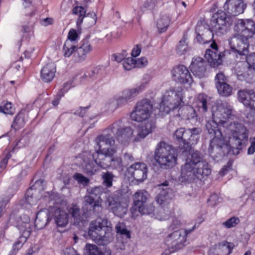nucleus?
<instances>
[{
  "label": "nucleus",
  "instance_id": "obj_1",
  "mask_svg": "<svg viewBox=\"0 0 255 255\" xmlns=\"http://www.w3.org/2000/svg\"><path fill=\"white\" fill-rule=\"evenodd\" d=\"M212 111L213 119L222 126L224 132L230 138V144L235 148L234 153H238L242 144L248 139L249 131L242 123L238 122L229 123V119L232 113V107L226 102L218 104Z\"/></svg>",
  "mask_w": 255,
  "mask_h": 255
},
{
  "label": "nucleus",
  "instance_id": "obj_2",
  "mask_svg": "<svg viewBox=\"0 0 255 255\" xmlns=\"http://www.w3.org/2000/svg\"><path fill=\"white\" fill-rule=\"evenodd\" d=\"M231 24V17L227 16L225 12L218 11L211 17V29L207 24L201 23L197 24L196 27L197 40L201 44L208 43L212 40L214 34L218 36L224 34Z\"/></svg>",
  "mask_w": 255,
  "mask_h": 255
},
{
  "label": "nucleus",
  "instance_id": "obj_3",
  "mask_svg": "<svg viewBox=\"0 0 255 255\" xmlns=\"http://www.w3.org/2000/svg\"><path fill=\"white\" fill-rule=\"evenodd\" d=\"M107 219L98 218L91 222L88 235L97 245L105 246L113 239L112 228Z\"/></svg>",
  "mask_w": 255,
  "mask_h": 255
},
{
  "label": "nucleus",
  "instance_id": "obj_4",
  "mask_svg": "<svg viewBox=\"0 0 255 255\" xmlns=\"http://www.w3.org/2000/svg\"><path fill=\"white\" fill-rule=\"evenodd\" d=\"M154 155L156 162L162 168H171L176 163L177 153L175 149L164 142H160L157 144Z\"/></svg>",
  "mask_w": 255,
  "mask_h": 255
},
{
  "label": "nucleus",
  "instance_id": "obj_5",
  "mask_svg": "<svg viewBox=\"0 0 255 255\" xmlns=\"http://www.w3.org/2000/svg\"><path fill=\"white\" fill-rule=\"evenodd\" d=\"M183 89L181 87L170 88L163 96L160 104V110L165 114L181 106L183 104Z\"/></svg>",
  "mask_w": 255,
  "mask_h": 255
},
{
  "label": "nucleus",
  "instance_id": "obj_6",
  "mask_svg": "<svg viewBox=\"0 0 255 255\" xmlns=\"http://www.w3.org/2000/svg\"><path fill=\"white\" fill-rule=\"evenodd\" d=\"M228 138V142L224 137L220 139L212 138L211 140L209 147V152L210 156L217 162L221 160L223 157L231 151H232L234 155L238 154L243 148L244 145L246 143V142L243 143L241 146V148L239 149L238 153L235 154L234 150L236 148L232 147L230 142V138L229 137Z\"/></svg>",
  "mask_w": 255,
  "mask_h": 255
},
{
  "label": "nucleus",
  "instance_id": "obj_7",
  "mask_svg": "<svg viewBox=\"0 0 255 255\" xmlns=\"http://www.w3.org/2000/svg\"><path fill=\"white\" fill-rule=\"evenodd\" d=\"M201 131L199 128L187 129L180 128L174 132V137L179 142L180 148L183 149V151H189L192 148L191 145L197 142Z\"/></svg>",
  "mask_w": 255,
  "mask_h": 255
},
{
  "label": "nucleus",
  "instance_id": "obj_8",
  "mask_svg": "<svg viewBox=\"0 0 255 255\" xmlns=\"http://www.w3.org/2000/svg\"><path fill=\"white\" fill-rule=\"evenodd\" d=\"M153 105L151 101L144 99L138 102L133 111L130 114L132 120L137 122H147L149 121L152 112Z\"/></svg>",
  "mask_w": 255,
  "mask_h": 255
},
{
  "label": "nucleus",
  "instance_id": "obj_9",
  "mask_svg": "<svg viewBox=\"0 0 255 255\" xmlns=\"http://www.w3.org/2000/svg\"><path fill=\"white\" fill-rule=\"evenodd\" d=\"M115 136L117 140L124 145L134 141L133 130L129 127H124L121 121L114 123L107 129Z\"/></svg>",
  "mask_w": 255,
  "mask_h": 255
},
{
  "label": "nucleus",
  "instance_id": "obj_10",
  "mask_svg": "<svg viewBox=\"0 0 255 255\" xmlns=\"http://www.w3.org/2000/svg\"><path fill=\"white\" fill-rule=\"evenodd\" d=\"M108 202L112 212L116 216L123 217L128 211V203L120 192L117 191L108 198Z\"/></svg>",
  "mask_w": 255,
  "mask_h": 255
},
{
  "label": "nucleus",
  "instance_id": "obj_11",
  "mask_svg": "<svg viewBox=\"0 0 255 255\" xmlns=\"http://www.w3.org/2000/svg\"><path fill=\"white\" fill-rule=\"evenodd\" d=\"M194 230H178L169 234L166 239V243L168 248L171 249V252H177L185 246L186 236Z\"/></svg>",
  "mask_w": 255,
  "mask_h": 255
},
{
  "label": "nucleus",
  "instance_id": "obj_12",
  "mask_svg": "<svg viewBox=\"0 0 255 255\" xmlns=\"http://www.w3.org/2000/svg\"><path fill=\"white\" fill-rule=\"evenodd\" d=\"M95 143L96 153L114 154L117 151L115 146V139L109 133L98 136L95 139Z\"/></svg>",
  "mask_w": 255,
  "mask_h": 255
},
{
  "label": "nucleus",
  "instance_id": "obj_13",
  "mask_svg": "<svg viewBox=\"0 0 255 255\" xmlns=\"http://www.w3.org/2000/svg\"><path fill=\"white\" fill-rule=\"evenodd\" d=\"M101 202L91 195H86L84 197L82 210L85 217L93 215L99 216L102 212Z\"/></svg>",
  "mask_w": 255,
  "mask_h": 255
},
{
  "label": "nucleus",
  "instance_id": "obj_14",
  "mask_svg": "<svg viewBox=\"0 0 255 255\" xmlns=\"http://www.w3.org/2000/svg\"><path fill=\"white\" fill-rule=\"evenodd\" d=\"M234 30L247 38L255 34V22L252 19H238L235 23Z\"/></svg>",
  "mask_w": 255,
  "mask_h": 255
},
{
  "label": "nucleus",
  "instance_id": "obj_15",
  "mask_svg": "<svg viewBox=\"0 0 255 255\" xmlns=\"http://www.w3.org/2000/svg\"><path fill=\"white\" fill-rule=\"evenodd\" d=\"M248 39V38L238 34L237 35L231 38L230 42L231 48L239 55L246 57L249 53Z\"/></svg>",
  "mask_w": 255,
  "mask_h": 255
},
{
  "label": "nucleus",
  "instance_id": "obj_16",
  "mask_svg": "<svg viewBox=\"0 0 255 255\" xmlns=\"http://www.w3.org/2000/svg\"><path fill=\"white\" fill-rule=\"evenodd\" d=\"M172 77L175 81L181 84L190 85L193 81L190 72L184 65L174 67L172 70Z\"/></svg>",
  "mask_w": 255,
  "mask_h": 255
},
{
  "label": "nucleus",
  "instance_id": "obj_17",
  "mask_svg": "<svg viewBox=\"0 0 255 255\" xmlns=\"http://www.w3.org/2000/svg\"><path fill=\"white\" fill-rule=\"evenodd\" d=\"M210 47L211 49L206 50L205 58L211 66L215 67L222 64V58L224 54L223 52L219 51L218 45L216 43L213 42Z\"/></svg>",
  "mask_w": 255,
  "mask_h": 255
},
{
  "label": "nucleus",
  "instance_id": "obj_18",
  "mask_svg": "<svg viewBox=\"0 0 255 255\" xmlns=\"http://www.w3.org/2000/svg\"><path fill=\"white\" fill-rule=\"evenodd\" d=\"M215 81L218 93L221 96L228 97L231 95L233 88L227 83V78L223 72H219L216 75Z\"/></svg>",
  "mask_w": 255,
  "mask_h": 255
},
{
  "label": "nucleus",
  "instance_id": "obj_19",
  "mask_svg": "<svg viewBox=\"0 0 255 255\" xmlns=\"http://www.w3.org/2000/svg\"><path fill=\"white\" fill-rule=\"evenodd\" d=\"M144 88V86L141 85L135 88L126 89L122 93V96L117 99L118 106H122L132 101Z\"/></svg>",
  "mask_w": 255,
  "mask_h": 255
},
{
  "label": "nucleus",
  "instance_id": "obj_20",
  "mask_svg": "<svg viewBox=\"0 0 255 255\" xmlns=\"http://www.w3.org/2000/svg\"><path fill=\"white\" fill-rule=\"evenodd\" d=\"M239 101L245 107L255 111V92L252 90H240L238 93Z\"/></svg>",
  "mask_w": 255,
  "mask_h": 255
},
{
  "label": "nucleus",
  "instance_id": "obj_21",
  "mask_svg": "<svg viewBox=\"0 0 255 255\" xmlns=\"http://www.w3.org/2000/svg\"><path fill=\"white\" fill-rule=\"evenodd\" d=\"M134 179L142 182L147 178V167L143 162H136L131 165L128 169Z\"/></svg>",
  "mask_w": 255,
  "mask_h": 255
},
{
  "label": "nucleus",
  "instance_id": "obj_22",
  "mask_svg": "<svg viewBox=\"0 0 255 255\" xmlns=\"http://www.w3.org/2000/svg\"><path fill=\"white\" fill-rule=\"evenodd\" d=\"M168 185L167 181L158 185L160 191L157 196V202L163 207L167 206L172 199V190L168 187Z\"/></svg>",
  "mask_w": 255,
  "mask_h": 255
},
{
  "label": "nucleus",
  "instance_id": "obj_23",
  "mask_svg": "<svg viewBox=\"0 0 255 255\" xmlns=\"http://www.w3.org/2000/svg\"><path fill=\"white\" fill-rule=\"evenodd\" d=\"M179 180L182 182L190 183L198 180L194 166L189 163H185L181 166Z\"/></svg>",
  "mask_w": 255,
  "mask_h": 255
},
{
  "label": "nucleus",
  "instance_id": "obj_24",
  "mask_svg": "<svg viewBox=\"0 0 255 255\" xmlns=\"http://www.w3.org/2000/svg\"><path fill=\"white\" fill-rule=\"evenodd\" d=\"M224 8L228 14L236 16L244 12L245 5L242 0H226Z\"/></svg>",
  "mask_w": 255,
  "mask_h": 255
},
{
  "label": "nucleus",
  "instance_id": "obj_25",
  "mask_svg": "<svg viewBox=\"0 0 255 255\" xmlns=\"http://www.w3.org/2000/svg\"><path fill=\"white\" fill-rule=\"evenodd\" d=\"M95 156L90 152H85L83 155L82 166L83 171L88 175H93L98 170V166L95 164Z\"/></svg>",
  "mask_w": 255,
  "mask_h": 255
},
{
  "label": "nucleus",
  "instance_id": "obj_26",
  "mask_svg": "<svg viewBox=\"0 0 255 255\" xmlns=\"http://www.w3.org/2000/svg\"><path fill=\"white\" fill-rule=\"evenodd\" d=\"M191 67V70L195 77L202 78L206 76L207 64L204 59L200 57L193 58Z\"/></svg>",
  "mask_w": 255,
  "mask_h": 255
},
{
  "label": "nucleus",
  "instance_id": "obj_27",
  "mask_svg": "<svg viewBox=\"0 0 255 255\" xmlns=\"http://www.w3.org/2000/svg\"><path fill=\"white\" fill-rule=\"evenodd\" d=\"M93 50V47L88 39H84L80 43V46L76 48V52L73 57L76 62H81L84 60L87 55Z\"/></svg>",
  "mask_w": 255,
  "mask_h": 255
},
{
  "label": "nucleus",
  "instance_id": "obj_28",
  "mask_svg": "<svg viewBox=\"0 0 255 255\" xmlns=\"http://www.w3.org/2000/svg\"><path fill=\"white\" fill-rule=\"evenodd\" d=\"M155 127V122L153 120L147 121L143 124L138 126L137 128V135L134 137V141H138L143 139L149 133L152 132Z\"/></svg>",
  "mask_w": 255,
  "mask_h": 255
},
{
  "label": "nucleus",
  "instance_id": "obj_29",
  "mask_svg": "<svg viewBox=\"0 0 255 255\" xmlns=\"http://www.w3.org/2000/svg\"><path fill=\"white\" fill-rule=\"evenodd\" d=\"M234 244L227 241H223L211 248L209 255H229L234 248Z\"/></svg>",
  "mask_w": 255,
  "mask_h": 255
},
{
  "label": "nucleus",
  "instance_id": "obj_30",
  "mask_svg": "<svg viewBox=\"0 0 255 255\" xmlns=\"http://www.w3.org/2000/svg\"><path fill=\"white\" fill-rule=\"evenodd\" d=\"M205 126L208 133L210 135L211 137L218 139L224 137L222 130L224 131L225 128H222L221 127H222V126L219 123L215 122L214 120L208 121Z\"/></svg>",
  "mask_w": 255,
  "mask_h": 255
},
{
  "label": "nucleus",
  "instance_id": "obj_31",
  "mask_svg": "<svg viewBox=\"0 0 255 255\" xmlns=\"http://www.w3.org/2000/svg\"><path fill=\"white\" fill-rule=\"evenodd\" d=\"M73 13L74 14H79V18L77 20V24H81L83 18L85 17L86 19L90 21L91 25H94L97 21V15L94 12L88 13L86 14V11L82 6L75 7L73 9Z\"/></svg>",
  "mask_w": 255,
  "mask_h": 255
},
{
  "label": "nucleus",
  "instance_id": "obj_32",
  "mask_svg": "<svg viewBox=\"0 0 255 255\" xmlns=\"http://www.w3.org/2000/svg\"><path fill=\"white\" fill-rule=\"evenodd\" d=\"M55 72L56 66L54 63H49L41 70L40 78L44 82L49 83L53 79Z\"/></svg>",
  "mask_w": 255,
  "mask_h": 255
},
{
  "label": "nucleus",
  "instance_id": "obj_33",
  "mask_svg": "<svg viewBox=\"0 0 255 255\" xmlns=\"http://www.w3.org/2000/svg\"><path fill=\"white\" fill-rule=\"evenodd\" d=\"M52 217L58 227H66L69 221V216L66 212L60 208H56L52 213Z\"/></svg>",
  "mask_w": 255,
  "mask_h": 255
},
{
  "label": "nucleus",
  "instance_id": "obj_34",
  "mask_svg": "<svg viewBox=\"0 0 255 255\" xmlns=\"http://www.w3.org/2000/svg\"><path fill=\"white\" fill-rule=\"evenodd\" d=\"M97 157L94 159L96 164L101 168L106 169L111 167L114 154L96 153Z\"/></svg>",
  "mask_w": 255,
  "mask_h": 255
},
{
  "label": "nucleus",
  "instance_id": "obj_35",
  "mask_svg": "<svg viewBox=\"0 0 255 255\" xmlns=\"http://www.w3.org/2000/svg\"><path fill=\"white\" fill-rule=\"evenodd\" d=\"M198 180H201L207 177L211 173V169L209 163L206 161H201L194 166Z\"/></svg>",
  "mask_w": 255,
  "mask_h": 255
},
{
  "label": "nucleus",
  "instance_id": "obj_36",
  "mask_svg": "<svg viewBox=\"0 0 255 255\" xmlns=\"http://www.w3.org/2000/svg\"><path fill=\"white\" fill-rule=\"evenodd\" d=\"M149 197V194L146 191L140 190L136 192L133 195V202L135 210L143 206Z\"/></svg>",
  "mask_w": 255,
  "mask_h": 255
},
{
  "label": "nucleus",
  "instance_id": "obj_37",
  "mask_svg": "<svg viewBox=\"0 0 255 255\" xmlns=\"http://www.w3.org/2000/svg\"><path fill=\"white\" fill-rule=\"evenodd\" d=\"M49 218L48 212L45 211H40L36 215L34 221V226L38 229L43 228L48 223Z\"/></svg>",
  "mask_w": 255,
  "mask_h": 255
},
{
  "label": "nucleus",
  "instance_id": "obj_38",
  "mask_svg": "<svg viewBox=\"0 0 255 255\" xmlns=\"http://www.w3.org/2000/svg\"><path fill=\"white\" fill-rule=\"evenodd\" d=\"M178 114L182 119L190 120L193 119L196 116V113L194 109L190 106H184L181 105L179 107L178 110Z\"/></svg>",
  "mask_w": 255,
  "mask_h": 255
},
{
  "label": "nucleus",
  "instance_id": "obj_39",
  "mask_svg": "<svg viewBox=\"0 0 255 255\" xmlns=\"http://www.w3.org/2000/svg\"><path fill=\"white\" fill-rule=\"evenodd\" d=\"M188 152L189 153V155L187 157L185 163H189L192 165L195 166L198 164V163L205 160L203 159V156L198 151L192 152L191 149Z\"/></svg>",
  "mask_w": 255,
  "mask_h": 255
},
{
  "label": "nucleus",
  "instance_id": "obj_40",
  "mask_svg": "<svg viewBox=\"0 0 255 255\" xmlns=\"http://www.w3.org/2000/svg\"><path fill=\"white\" fill-rule=\"evenodd\" d=\"M170 18L166 14H163L157 20V27L159 32L162 33L166 31L169 25Z\"/></svg>",
  "mask_w": 255,
  "mask_h": 255
},
{
  "label": "nucleus",
  "instance_id": "obj_41",
  "mask_svg": "<svg viewBox=\"0 0 255 255\" xmlns=\"http://www.w3.org/2000/svg\"><path fill=\"white\" fill-rule=\"evenodd\" d=\"M25 124V117L23 114L19 113L15 117L11 126V128L15 131L22 128Z\"/></svg>",
  "mask_w": 255,
  "mask_h": 255
},
{
  "label": "nucleus",
  "instance_id": "obj_42",
  "mask_svg": "<svg viewBox=\"0 0 255 255\" xmlns=\"http://www.w3.org/2000/svg\"><path fill=\"white\" fill-rule=\"evenodd\" d=\"M101 177L103 185L107 188H110L113 186V182L115 176L112 172L107 171L102 172Z\"/></svg>",
  "mask_w": 255,
  "mask_h": 255
},
{
  "label": "nucleus",
  "instance_id": "obj_43",
  "mask_svg": "<svg viewBox=\"0 0 255 255\" xmlns=\"http://www.w3.org/2000/svg\"><path fill=\"white\" fill-rule=\"evenodd\" d=\"M210 99L205 94H199L197 98V105L200 109H202L203 112H206L208 110Z\"/></svg>",
  "mask_w": 255,
  "mask_h": 255
},
{
  "label": "nucleus",
  "instance_id": "obj_44",
  "mask_svg": "<svg viewBox=\"0 0 255 255\" xmlns=\"http://www.w3.org/2000/svg\"><path fill=\"white\" fill-rule=\"evenodd\" d=\"M76 48L70 40H66L63 47V56L65 57H69L73 53L74 54Z\"/></svg>",
  "mask_w": 255,
  "mask_h": 255
},
{
  "label": "nucleus",
  "instance_id": "obj_45",
  "mask_svg": "<svg viewBox=\"0 0 255 255\" xmlns=\"http://www.w3.org/2000/svg\"><path fill=\"white\" fill-rule=\"evenodd\" d=\"M84 255H105L103 252L94 245H86ZM107 255H110V254L107 253Z\"/></svg>",
  "mask_w": 255,
  "mask_h": 255
},
{
  "label": "nucleus",
  "instance_id": "obj_46",
  "mask_svg": "<svg viewBox=\"0 0 255 255\" xmlns=\"http://www.w3.org/2000/svg\"><path fill=\"white\" fill-rule=\"evenodd\" d=\"M116 232L127 239L130 238V232L127 228L125 223L119 222L115 227Z\"/></svg>",
  "mask_w": 255,
  "mask_h": 255
},
{
  "label": "nucleus",
  "instance_id": "obj_47",
  "mask_svg": "<svg viewBox=\"0 0 255 255\" xmlns=\"http://www.w3.org/2000/svg\"><path fill=\"white\" fill-rule=\"evenodd\" d=\"M0 112L4 114L13 115L14 109L12 108L10 102H2L0 105Z\"/></svg>",
  "mask_w": 255,
  "mask_h": 255
},
{
  "label": "nucleus",
  "instance_id": "obj_48",
  "mask_svg": "<svg viewBox=\"0 0 255 255\" xmlns=\"http://www.w3.org/2000/svg\"><path fill=\"white\" fill-rule=\"evenodd\" d=\"M69 88L70 86L68 83H65L64 84L63 88L60 90L56 95L55 99L52 101V104L54 107L57 106L59 104L60 99L64 96L65 92Z\"/></svg>",
  "mask_w": 255,
  "mask_h": 255
},
{
  "label": "nucleus",
  "instance_id": "obj_49",
  "mask_svg": "<svg viewBox=\"0 0 255 255\" xmlns=\"http://www.w3.org/2000/svg\"><path fill=\"white\" fill-rule=\"evenodd\" d=\"M176 50L177 53L179 55L184 54L187 52L188 46L186 42V38L184 37L179 41Z\"/></svg>",
  "mask_w": 255,
  "mask_h": 255
},
{
  "label": "nucleus",
  "instance_id": "obj_50",
  "mask_svg": "<svg viewBox=\"0 0 255 255\" xmlns=\"http://www.w3.org/2000/svg\"><path fill=\"white\" fill-rule=\"evenodd\" d=\"M89 195H91L92 197L97 198L98 201L101 202L102 200L100 198V195L103 192V188L101 186L95 187L89 189Z\"/></svg>",
  "mask_w": 255,
  "mask_h": 255
},
{
  "label": "nucleus",
  "instance_id": "obj_51",
  "mask_svg": "<svg viewBox=\"0 0 255 255\" xmlns=\"http://www.w3.org/2000/svg\"><path fill=\"white\" fill-rule=\"evenodd\" d=\"M240 219L238 217H233L222 223L225 227L230 229L236 227L240 223Z\"/></svg>",
  "mask_w": 255,
  "mask_h": 255
},
{
  "label": "nucleus",
  "instance_id": "obj_52",
  "mask_svg": "<svg viewBox=\"0 0 255 255\" xmlns=\"http://www.w3.org/2000/svg\"><path fill=\"white\" fill-rule=\"evenodd\" d=\"M138 212L142 215H150L152 214L154 211V206L152 204L148 205L144 204L137 209Z\"/></svg>",
  "mask_w": 255,
  "mask_h": 255
},
{
  "label": "nucleus",
  "instance_id": "obj_53",
  "mask_svg": "<svg viewBox=\"0 0 255 255\" xmlns=\"http://www.w3.org/2000/svg\"><path fill=\"white\" fill-rule=\"evenodd\" d=\"M123 66L126 70H130L135 67V60L133 57H128L122 61Z\"/></svg>",
  "mask_w": 255,
  "mask_h": 255
},
{
  "label": "nucleus",
  "instance_id": "obj_54",
  "mask_svg": "<svg viewBox=\"0 0 255 255\" xmlns=\"http://www.w3.org/2000/svg\"><path fill=\"white\" fill-rule=\"evenodd\" d=\"M245 80L249 83L255 82V69L249 68L246 73H244Z\"/></svg>",
  "mask_w": 255,
  "mask_h": 255
},
{
  "label": "nucleus",
  "instance_id": "obj_55",
  "mask_svg": "<svg viewBox=\"0 0 255 255\" xmlns=\"http://www.w3.org/2000/svg\"><path fill=\"white\" fill-rule=\"evenodd\" d=\"M69 213L75 220H80V210L77 206H72L69 210Z\"/></svg>",
  "mask_w": 255,
  "mask_h": 255
},
{
  "label": "nucleus",
  "instance_id": "obj_56",
  "mask_svg": "<svg viewBox=\"0 0 255 255\" xmlns=\"http://www.w3.org/2000/svg\"><path fill=\"white\" fill-rule=\"evenodd\" d=\"M73 178L84 186H87L90 182V180L81 173H76L74 175Z\"/></svg>",
  "mask_w": 255,
  "mask_h": 255
},
{
  "label": "nucleus",
  "instance_id": "obj_57",
  "mask_svg": "<svg viewBox=\"0 0 255 255\" xmlns=\"http://www.w3.org/2000/svg\"><path fill=\"white\" fill-rule=\"evenodd\" d=\"M121 157L123 162V165L125 167L127 166L129 163L132 162L134 160L131 154L128 152H125Z\"/></svg>",
  "mask_w": 255,
  "mask_h": 255
},
{
  "label": "nucleus",
  "instance_id": "obj_58",
  "mask_svg": "<svg viewBox=\"0 0 255 255\" xmlns=\"http://www.w3.org/2000/svg\"><path fill=\"white\" fill-rule=\"evenodd\" d=\"M246 59L249 67L255 69V53L247 55Z\"/></svg>",
  "mask_w": 255,
  "mask_h": 255
},
{
  "label": "nucleus",
  "instance_id": "obj_59",
  "mask_svg": "<svg viewBox=\"0 0 255 255\" xmlns=\"http://www.w3.org/2000/svg\"><path fill=\"white\" fill-rule=\"evenodd\" d=\"M79 37L77 31L74 29H71L68 34V39L66 40H70L71 43L75 41Z\"/></svg>",
  "mask_w": 255,
  "mask_h": 255
},
{
  "label": "nucleus",
  "instance_id": "obj_60",
  "mask_svg": "<svg viewBox=\"0 0 255 255\" xmlns=\"http://www.w3.org/2000/svg\"><path fill=\"white\" fill-rule=\"evenodd\" d=\"M23 242H22V240H20L19 239L18 241H17L13 244L12 249L10 251V255H15L16 253L18 251V250L22 247Z\"/></svg>",
  "mask_w": 255,
  "mask_h": 255
},
{
  "label": "nucleus",
  "instance_id": "obj_61",
  "mask_svg": "<svg viewBox=\"0 0 255 255\" xmlns=\"http://www.w3.org/2000/svg\"><path fill=\"white\" fill-rule=\"evenodd\" d=\"M122 166H124L123 165V162L122 161L121 157H115L114 158L113 157L112 162L111 163V167L114 168H120Z\"/></svg>",
  "mask_w": 255,
  "mask_h": 255
},
{
  "label": "nucleus",
  "instance_id": "obj_62",
  "mask_svg": "<svg viewBox=\"0 0 255 255\" xmlns=\"http://www.w3.org/2000/svg\"><path fill=\"white\" fill-rule=\"evenodd\" d=\"M147 63L148 61L147 58L145 57H141L136 60H135V67H137L138 68L145 67L147 65Z\"/></svg>",
  "mask_w": 255,
  "mask_h": 255
},
{
  "label": "nucleus",
  "instance_id": "obj_63",
  "mask_svg": "<svg viewBox=\"0 0 255 255\" xmlns=\"http://www.w3.org/2000/svg\"><path fill=\"white\" fill-rule=\"evenodd\" d=\"M11 155L9 153H7L5 157L0 162V172L4 170L7 164L8 160L10 158Z\"/></svg>",
  "mask_w": 255,
  "mask_h": 255
},
{
  "label": "nucleus",
  "instance_id": "obj_64",
  "mask_svg": "<svg viewBox=\"0 0 255 255\" xmlns=\"http://www.w3.org/2000/svg\"><path fill=\"white\" fill-rule=\"evenodd\" d=\"M63 252L64 255H79L77 251L73 248H67Z\"/></svg>",
  "mask_w": 255,
  "mask_h": 255
}]
</instances>
